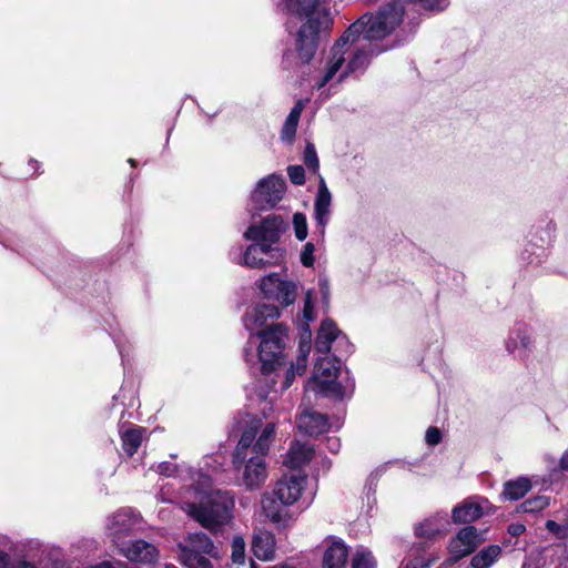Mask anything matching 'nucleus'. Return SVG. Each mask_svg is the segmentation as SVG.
Segmentation results:
<instances>
[{
  "label": "nucleus",
  "mask_w": 568,
  "mask_h": 568,
  "mask_svg": "<svg viewBox=\"0 0 568 568\" xmlns=\"http://www.w3.org/2000/svg\"><path fill=\"white\" fill-rule=\"evenodd\" d=\"M194 501H185L182 509L202 527L216 531L230 523L234 499L227 491L211 488V479L200 475L194 488Z\"/></svg>",
  "instance_id": "obj_1"
},
{
  "label": "nucleus",
  "mask_w": 568,
  "mask_h": 568,
  "mask_svg": "<svg viewBox=\"0 0 568 568\" xmlns=\"http://www.w3.org/2000/svg\"><path fill=\"white\" fill-rule=\"evenodd\" d=\"M247 428L243 430L233 454V465L240 474L241 484L247 490L260 489L268 476L267 466L263 455L250 452L262 422L258 418L246 416Z\"/></svg>",
  "instance_id": "obj_2"
},
{
  "label": "nucleus",
  "mask_w": 568,
  "mask_h": 568,
  "mask_svg": "<svg viewBox=\"0 0 568 568\" xmlns=\"http://www.w3.org/2000/svg\"><path fill=\"white\" fill-rule=\"evenodd\" d=\"M321 0H283V7L290 12L307 17L306 22L301 27L296 50L303 63L312 60L317 48V36L322 30L329 27L331 18L324 10H317Z\"/></svg>",
  "instance_id": "obj_3"
},
{
  "label": "nucleus",
  "mask_w": 568,
  "mask_h": 568,
  "mask_svg": "<svg viewBox=\"0 0 568 568\" xmlns=\"http://www.w3.org/2000/svg\"><path fill=\"white\" fill-rule=\"evenodd\" d=\"M305 484V475H284L276 483L272 494L263 495L261 500L263 513L277 527L285 528L294 520L292 513L285 507L301 498Z\"/></svg>",
  "instance_id": "obj_4"
},
{
  "label": "nucleus",
  "mask_w": 568,
  "mask_h": 568,
  "mask_svg": "<svg viewBox=\"0 0 568 568\" xmlns=\"http://www.w3.org/2000/svg\"><path fill=\"white\" fill-rule=\"evenodd\" d=\"M404 16L402 2L385 7L375 16L365 14L354 22L342 36L343 43L355 42L359 39L365 43L387 37L400 22Z\"/></svg>",
  "instance_id": "obj_5"
},
{
  "label": "nucleus",
  "mask_w": 568,
  "mask_h": 568,
  "mask_svg": "<svg viewBox=\"0 0 568 568\" xmlns=\"http://www.w3.org/2000/svg\"><path fill=\"white\" fill-rule=\"evenodd\" d=\"M341 373L339 359L334 355L318 357L313 377L307 383V388L325 396L343 398L347 392H352L354 384L343 386L337 377Z\"/></svg>",
  "instance_id": "obj_6"
},
{
  "label": "nucleus",
  "mask_w": 568,
  "mask_h": 568,
  "mask_svg": "<svg viewBox=\"0 0 568 568\" xmlns=\"http://www.w3.org/2000/svg\"><path fill=\"white\" fill-rule=\"evenodd\" d=\"M180 561L186 568H213L205 555H212L214 544L203 532L190 534L178 544Z\"/></svg>",
  "instance_id": "obj_7"
},
{
  "label": "nucleus",
  "mask_w": 568,
  "mask_h": 568,
  "mask_svg": "<svg viewBox=\"0 0 568 568\" xmlns=\"http://www.w3.org/2000/svg\"><path fill=\"white\" fill-rule=\"evenodd\" d=\"M261 338L258 357L264 373L274 369L287 338V328L283 324L270 325L257 333Z\"/></svg>",
  "instance_id": "obj_8"
},
{
  "label": "nucleus",
  "mask_w": 568,
  "mask_h": 568,
  "mask_svg": "<svg viewBox=\"0 0 568 568\" xmlns=\"http://www.w3.org/2000/svg\"><path fill=\"white\" fill-rule=\"evenodd\" d=\"M484 541L485 537L478 532L476 527H464L450 540L448 546L450 556L445 560L440 568H447L454 565L460 558L471 554Z\"/></svg>",
  "instance_id": "obj_9"
},
{
  "label": "nucleus",
  "mask_w": 568,
  "mask_h": 568,
  "mask_svg": "<svg viewBox=\"0 0 568 568\" xmlns=\"http://www.w3.org/2000/svg\"><path fill=\"white\" fill-rule=\"evenodd\" d=\"M285 181L280 175L262 179L252 194V200L260 210L274 207L283 197Z\"/></svg>",
  "instance_id": "obj_10"
},
{
  "label": "nucleus",
  "mask_w": 568,
  "mask_h": 568,
  "mask_svg": "<svg viewBox=\"0 0 568 568\" xmlns=\"http://www.w3.org/2000/svg\"><path fill=\"white\" fill-rule=\"evenodd\" d=\"M260 288L266 298L276 301L283 306H288L296 300V284L281 280L275 273L264 276Z\"/></svg>",
  "instance_id": "obj_11"
},
{
  "label": "nucleus",
  "mask_w": 568,
  "mask_h": 568,
  "mask_svg": "<svg viewBox=\"0 0 568 568\" xmlns=\"http://www.w3.org/2000/svg\"><path fill=\"white\" fill-rule=\"evenodd\" d=\"M286 224L281 216L268 215L261 225H251L244 232V237L248 241L257 243H267L272 247L278 242L281 234L284 232Z\"/></svg>",
  "instance_id": "obj_12"
},
{
  "label": "nucleus",
  "mask_w": 568,
  "mask_h": 568,
  "mask_svg": "<svg viewBox=\"0 0 568 568\" xmlns=\"http://www.w3.org/2000/svg\"><path fill=\"white\" fill-rule=\"evenodd\" d=\"M283 257V251L267 243H254L244 253V264L248 267L263 268L275 264Z\"/></svg>",
  "instance_id": "obj_13"
},
{
  "label": "nucleus",
  "mask_w": 568,
  "mask_h": 568,
  "mask_svg": "<svg viewBox=\"0 0 568 568\" xmlns=\"http://www.w3.org/2000/svg\"><path fill=\"white\" fill-rule=\"evenodd\" d=\"M280 316V310L275 305L261 304L248 310L244 317L243 323L246 329L255 332L256 334L263 331V326L267 324L268 320H275Z\"/></svg>",
  "instance_id": "obj_14"
},
{
  "label": "nucleus",
  "mask_w": 568,
  "mask_h": 568,
  "mask_svg": "<svg viewBox=\"0 0 568 568\" xmlns=\"http://www.w3.org/2000/svg\"><path fill=\"white\" fill-rule=\"evenodd\" d=\"M488 504L487 499L470 497L462 504L454 507L452 518L455 524H469L480 518L484 508Z\"/></svg>",
  "instance_id": "obj_15"
},
{
  "label": "nucleus",
  "mask_w": 568,
  "mask_h": 568,
  "mask_svg": "<svg viewBox=\"0 0 568 568\" xmlns=\"http://www.w3.org/2000/svg\"><path fill=\"white\" fill-rule=\"evenodd\" d=\"M121 554L130 561L151 564L159 555L156 547L144 540H135L120 548Z\"/></svg>",
  "instance_id": "obj_16"
},
{
  "label": "nucleus",
  "mask_w": 568,
  "mask_h": 568,
  "mask_svg": "<svg viewBox=\"0 0 568 568\" xmlns=\"http://www.w3.org/2000/svg\"><path fill=\"white\" fill-rule=\"evenodd\" d=\"M336 339L344 341L346 337L336 327V324L332 320H325L322 322L315 339V349L317 353L329 355L332 343Z\"/></svg>",
  "instance_id": "obj_17"
},
{
  "label": "nucleus",
  "mask_w": 568,
  "mask_h": 568,
  "mask_svg": "<svg viewBox=\"0 0 568 568\" xmlns=\"http://www.w3.org/2000/svg\"><path fill=\"white\" fill-rule=\"evenodd\" d=\"M138 523V518L129 509H121L116 511L108 523V531L113 539H119L123 535L130 532Z\"/></svg>",
  "instance_id": "obj_18"
},
{
  "label": "nucleus",
  "mask_w": 568,
  "mask_h": 568,
  "mask_svg": "<svg viewBox=\"0 0 568 568\" xmlns=\"http://www.w3.org/2000/svg\"><path fill=\"white\" fill-rule=\"evenodd\" d=\"M331 204H332V194L328 191L326 183L322 176H320V186L317 196L314 203L315 210V219L321 227V232H324V229L329 220L331 214Z\"/></svg>",
  "instance_id": "obj_19"
},
{
  "label": "nucleus",
  "mask_w": 568,
  "mask_h": 568,
  "mask_svg": "<svg viewBox=\"0 0 568 568\" xmlns=\"http://www.w3.org/2000/svg\"><path fill=\"white\" fill-rule=\"evenodd\" d=\"M297 426L308 436H317L329 427L326 416L313 410L302 413L297 418Z\"/></svg>",
  "instance_id": "obj_20"
},
{
  "label": "nucleus",
  "mask_w": 568,
  "mask_h": 568,
  "mask_svg": "<svg viewBox=\"0 0 568 568\" xmlns=\"http://www.w3.org/2000/svg\"><path fill=\"white\" fill-rule=\"evenodd\" d=\"M378 51L375 50L372 43L361 44L353 53L345 71L341 74L339 81H342L349 73L364 71L367 68L372 57L376 55Z\"/></svg>",
  "instance_id": "obj_21"
},
{
  "label": "nucleus",
  "mask_w": 568,
  "mask_h": 568,
  "mask_svg": "<svg viewBox=\"0 0 568 568\" xmlns=\"http://www.w3.org/2000/svg\"><path fill=\"white\" fill-rule=\"evenodd\" d=\"M275 536L265 530L254 534L252 538V551L260 560H271L275 554Z\"/></svg>",
  "instance_id": "obj_22"
},
{
  "label": "nucleus",
  "mask_w": 568,
  "mask_h": 568,
  "mask_svg": "<svg viewBox=\"0 0 568 568\" xmlns=\"http://www.w3.org/2000/svg\"><path fill=\"white\" fill-rule=\"evenodd\" d=\"M348 550L344 542L332 540L323 555V568H344Z\"/></svg>",
  "instance_id": "obj_23"
},
{
  "label": "nucleus",
  "mask_w": 568,
  "mask_h": 568,
  "mask_svg": "<svg viewBox=\"0 0 568 568\" xmlns=\"http://www.w3.org/2000/svg\"><path fill=\"white\" fill-rule=\"evenodd\" d=\"M448 527V519L445 513H436L416 527L419 537L432 538L444 534Z\"/></svg>",
  "instance_id": "obj_24"
},
{
  "label": "nucleus",
  "mask_w": 568,
  "mask_h": 568,
  "mask_svg": "<svg viewBox=\"0 0 568 568\" xmlns=\"http://www.w3.org/2000/svg\"><path fill=\"white\" fill-rule=\"evenodd\" d=\"M313 456V448L307 444L295 443L287 452L284 464L290 468H298L307 464Z\"/></svg>",
  "instance_id": "obj_25"
},
{
  "label": "nucleus",
  "mask_w": 568,
  "mask_h": 568,
  "mask_svg": "<svg viewBox=\"0 0 568 568\" xmlns=\"http://www.w3.org/2000/svg\"><path fill=\"white\" fill-rule=\"evenodd\" d=\"M345 44L346 43H343L339 40L337 44L333 48L332 57L327 62L326 71L323 79L318 82V88H323L324 85H326V83H328L334 78V75L339 71V69L344 64L345 52L342 50V48Z\"/></svg>",
  "instance_id": "obj_26"
},
{
  "label": "nucleus",
  "mask_w": 568,
  "mask_h": 568,
  "mask_svg": "<svg viewBox=\"0 0 568 568\" xmlns=\"http://www.w3.org/2000/svg\"><path fill=\"white\" fill-rule=\"evenodd\" d=\"M274 435L275 424L271 422L266 423L263 426L257 439L255 438L254 442L251 444L250 452L265 456L270 449L271 443L274 439Z\"/></svg>",
  "instance_id": "obj_27"
},
{
  "label": "nucleus",
  "mask_w": 568,
  "mask_h": 568,
  "mask_svg": "<svg viewBox=\"0 0 568 568\" xmlns=\"http://www.w3.org/2000/svg\"><path fill=\"white\" fill-rule=\"evenodd\" d=\"M501 554V549L497 545L488 546L481 549L471 558V568H489L496 562Z\"/></svg>",
  "instance_id": "obj_28"
},
{
  "label": "nucleus",
  "mask_w": 568,
  "mask_h": 568,
  "mask_svg": "<svg viewBox=\"0 0 568 568\" xmlns=\"http://www.w3.org/2000/svg\"><path fill=\"white\" fill-rule=\"evenodd\" d=\"M530 488V480L521 477L516 480L507 481L504 486L503 496L508 500H517L524 497Z\"/></svg>",
  "instance_id": "obj_29"
},
{
  "label": "nucleus",
  "mask_w": 568,
  "mask_h": 568,
  "mask_svg": "<svg viewBox=\"0 0 568 568\" xmlns=\"http://www.w3.org/2000/svg\"><path fill=\"white\" fill-rule=\"evenodd\" d=\"M304 104L302 101H298L295 106L291 110L290 114L286 118V121L282 129V139L292 142L294 140L297 123L303 111Z\"/></svg>",
  "instance_id": "obj_30"
},
{
  "label": "nucleus",
  "mask_w": 568,
  "mask_h": 568,
  "mask_svg": "<svg viewBox=\"0 0 568 568\" xmlns=\"http://www.w3.org/2000/svg\"><path fill=\"white\" fill-rule=\"evenodd\" d=\"M142 429H129L122 435V445L123 449L128 453V455L132 456L142 443Z\"/></svg>",
  "instance_id": "obj_31"
},
{
  "label": "nucleus",
  "mask_w": 568,
  "mask_h": 568,
  "mask_svg": "<svg viewBox=\"0 0 568 568\" xmlns=\"http://www.w3.org/2000/svg\"><path fill=\"white\" fill-rule=\"evenodd\" d=\"M417 550L412 549V558L406 559L403 562V568H429L432 564L437 560V557L433 556H418Z\"/></svg>",
  "instance_id": "obj_32"
},
{
  "label": "nucleus",
  "mask_w": 568,
  "mask_h": 568,
  "mask_svg": "<svg viewBox=\"0 0 568 568\" xmlns=\"http://www.w3.org/2000/svg\"><path fill=\"white\" fill-rule=\"evenodd\" d=\"M231 557L234 564L242 565L245 561V541L242 536H235L231 544Z\"/></svg>",
  "instance_id": "obj_33"
},
{
  "label": "nucleus",
  "mask_w": 568,
  "mask_h": 568,
  "mask_svg": "<svg viewBox=\"0 0 568 568\" xmlns=\"http://www.w3.org/2000/svg\"><path fill=\"white\" fill-rule=\"evenodd\" d=\"M549 505V499L546 496H536L527 499L521 504V508L526 513L540 511Z\"/></svg>",
  "instance_id": "obj_34"
},
{
  "label": "nucleus",
  "mask_w": 568,
  "mask_h": 568,
  "mask_svg": "<svg viewBox=\"0 0 568 568\" xmlns=\"http://www.w3.org/2000/svg\"><path fill=\"white\" fill-rule=\"evenodd\" d=\"M352 568H375V560L371 552L361 551L355 555Z\"/></svg>",
  "instance_id": "obj_35"
},
{
  "label": "nucleus",
  "mask_w": 568,
  "mask_h": 568,
  "mask_svg": "<svg viewBox=\"0 0 568 568\" xmlns=\"http://www.w3.org/2000/svg\"><path fill=\"white\" fill-rule=\"evenodd\" d=\"M293 223L296 237L300 241L305 240L307 236V223L305 215L302 213H295L293 216Z\"/></svg>",
  "instance_id": "obj_36"
},
{
  "label": "nucleus",
  "mask_w": 568,
  "mask_h": 568,
  "mask_svg": "<svg viewBox=\"0 0 568 568\" xmlns=\"http://www.w3.org/2000/svg\"><path fill=\"white\" fill-rule=\"evenodd\" d=\"M304 162L310 170H312L314 173H317L320 162L313 144L306 145L304 152Z\"/></svg>",
  "instance_id": "obj_37"
},
{
  "label": "nucleus",
  "mask_w": 568,
  "mask_h": 568,
  "mask_svg": "<svg viewBox=\"0 0 568 568\" xmlns=\"http://www.w3.org/2000/svg\"><path fill=\"white\" fill-rule=\"evenodd\" d=\"M303 316L306 322H311L315 318L314 297L311 291H308L305 295Z\"/></svg>",
  "instance_id": "obj_38"
},
{
  "label": "nucleus",
  "mask_w": 568,
  "mask_h": 568,
  "mask_svg": "<svg viewBox=\"0 0 568 568\" xmlns=\"http://www.w3.org/2000/svg\"><path fill=\"white\" fill-rule=\"evenodd\" d=\"M288 178L295 185H303L305 183L304 169L301 165H293L287 169Z\"/></svg>",
  "instance_id": "obj_39"
},
{
  "label": "nucleus",
  "mask_w": 568,
  "mask_h": 568,
  "mask_svg": "<svg viewBox=\"0 0 568 568\" xmlns=\"http://www.w3.org/2000/svg\"><path fill=\"white\" fill-rule=\"evenodd\" d=\"M314 245L312 243H306L301 253V262L304 266L311 267L314 264Z\"/></svg>",
  "instance_id": "obj_40"
},
{
  "label": "nucleus",
  "mask_w": 568,
  "mask_h": 568,
  "mask_svg": "<svg viewBox=\"0 0 568 568\" xmlns=\"http://www.w3.org/2000/svg\"><path fill=\"white\" fill-rule=\"evenodd\" d=\"M304 346H305V349L303 346L301 347L302 355L297 358L296 365L293 366L296 375H302L306 369V358H307V353L310 351V344L306 343Z\"/></svg>",
  "instance_id": "obj_41"
},
{
  "label": "nucleus",
  "mask_w": 568,
  "mask_h": 568,
  "mask_svg": "<svg viewBox=\"0 0 568 568\" xmlns=\"http://www.w3.org/2000/svg\"><path fill=\"white\" fill-rule=\"evenodd\" d=\"M426 442L429 445H437L440 442V432L436 427H429L426 432Z\"/></svg>",
  "instance_id": "obj_42"
},
{
  "label": "nucleus",
  "mask_w": 568,
  "mask_h": 568,
  "mask_svg": "<svg viewBox=\"0 0 568 568\" xmlns=\"http://www.w3.org/2000/svg\"><path fill=\"white\" fill-rule=\"evenodd\" d=\"M158 471L165 476H172L175 473V465L164 462L158 465Z\"/></svg>",
  "instance_id": "obj_43"
},
{
  "label": "nucleus",
  "mask_w": 568,
  "mask_h": 568,
  "mask_svg": "<svg viewBox=\"0 0 568 568\" xmlns=\"http://www.w3.org/2000/svg\"><path fill=\"white\" fill-rule=\"evenodd\" d=\"M318 285H320L321 293L323 295V300L325 303H327L328 294H329V285H328L327 278L321 277Z\"/></svg>",
  "instance_id": "obj_44"
},
{
  "label": "nucleus",
  "mask_w": 568,
  "mask_h": 568,
  "mask_svg": "<svg viewBox=\"0 0 568 568\" xmlns=\"http://www.w3.org/2000/svg\"><path fill=\"white\" fill-rule=\"evenodd\" d=\"M326 444H327V448L333 453H337L341 448L339 439L336 437L326 438Z\"/></svg>",
  "instance_id": "obj_45"
},
{
  "label": "nucleus",
  "mask_w": 568,
  "mask_h": 568,
  "mask_svg": "<svg viewBox=\"0 0 568 568\" xmlns=\"http://www.w3.org/2000/svg\"><path fill=\"white\" fill-rule=\"evenodd\" d=\"M0 568H11L10 556L0 550Z\"/></svg>",
  "instance_id": "obj_46"
},
{
  "label": "nucleus",
  "mask_w": 568,
  "mask_h": 568,
  "mask_svg": "<svg viewBox=\"0 0 568 568\" xmlns=\"http://www.w3.org/2000/svg\"><path fill=\"white\" fill-rule=\"evenodd\" d=\"M296 376V373L294 371V367H291L287 373H286V377H285V382L283 384V388H287L290 387V385L292 384L293 379L295 378Z\"/></svg>",
  "instance_id": "obj_47"
},
{
  "label": "nucleus",
  "mask_w": 568,
  "mask_h": 568,
  "mask_svg": "<svg viewBox=\"0 0 568 568\" xmlns=\"http://www.w3.org/2000/svg\"><path fill=\"white\" fill-rule=\"evenodd\" d=\"M524 530L525 526L521 524H513L508 527V531L514 536L520 535L521 532H524Z\"/></svg>",
  "instance_id": "obj_48"
},
{
  "label": "nucleus",
  "mask_w": 568,
  "mask_h": 568,
  "mask_svg": "<svg viewBox=\"0 0 568 568\" xmlns=\"http://www.w3.org/2000/svg\"><path fill=\"white\" fill-rule=\"evenodd\" d=\"M560 468L564 470H568V449L565 450L560 458Z\"/></svg>",
  "instance_id": "obj_49"
},
{
  "label": "nucleus",
  "mask_w": 568,
  "mask_h": 568,
  "mask_svg": "<svg viewBox=\"0 0 568 568\" xmlns=\"http://www.w3.org/2000/svg\"><path fill=\"white\" fill-rule=\"evenodd\" d=\"M534 554H530L525 562L523 564V568H538L537 566L534 565Z\"/></svg>",
  "instance_id": "obj_50"
},
{
  "label": "nucleus",
  "mask_w": 568,
  "mask_h": 568,
  "mask_svg": "<svg viewBox=\"0 0 568 568\" xmlns=\"http://www.w3.org/2000/svg\"><path fill=\"white\" fill-rule=\"evenodd\" d=\"M546 527L548 530L557 532L559 530V525L555 523L554 520H548L546 523Z\"/></svg>",
  "instance_id": "obj_51"
},
{
  "label": "nucleus",
  "mask_w": 568,
  "mask_h": 568,
  "mask_svg": "<svg viewBox=\"0 0 568 568\" xmlns=\"http://www.w3.org/2000/svg\"><path fill=\"white\" fill-rule=\"evenodd\" d=\"M14 568H37L33 564L20 561Z\"/></svg>",
  "instance_id": "obj_52"
},
{
  "label": "nucleus",
  "mask_w": 568,
  "mask_h": 568,
  "mask_svg": "<svg viewBox=\"0 0 568 568\" xmlns=\"http://www.w3.org/2000/svg\"><path fill=\"white\" fill-rule=\"evenodd\" d=\"M520 343L524 348H527L530 345V339L528 336H523Z\"/></svg>",
  "instance_id": "obj_53"
},
{
  "label": "nucleus",
  "mask_w": 568,
  "mask_h": 568,
  "mask_svg": "<svg viewBox=\"0 0 568 568\" xmlns=\"http://www.w3.org/2000/svg\"><path fill=\"white\" fill-rule=\"evenodd\" d=\"M270 568H294V567L293 566H288L286 564H278V565L272 566Z\"/></svg>",
  "instance_id": "obj_54"
},
{
  "label": "nucleus",
  "mask_w": 568,
  "mask_h": 568,
  "mask_svg": "<svg viewBox=\"0 0 568 568\" xmlns=\"http://www.w3.org/2000/svg\"><path fill=\"white\" fill-rule=\"evenodd\" d=\"M129 163H130L131 165H133V166L135 165V161H134L133 159H130V160H129Z\"/></svg>",
  "instance_id": "obj_55"
},
{
  "label": "nucleus",
  "mask_w": 568,
  "mask_h": 568,
  "mask_svg": "<svg viewBox=\"0 0 568 568\" xmlns=\"http://www.w3.org/2000/svg\"><path fill=\"white\" fill-rule=\"evenodd\" d=\"M165 568H176V567H174L172 565H166Z\"/></svg>",
  "instance_id": "obj_56"
}]
</instances>
